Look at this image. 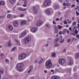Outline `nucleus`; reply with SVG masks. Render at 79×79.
Segmentation results:
<instances>
[{
  "mask_svg": "<svg viewBox=\"0 0 79 79\" xmlns=\"http://www.w3.org/2000/svg\"><path fill=\"white\" fill-rule=\"evenodd\" d=\"M54 29L55 30V34H57L58 32V28L56 26H54Z\"/></svg>",
  "mask_w": 79,
  "mask_h": 79,
  "instance_id": "14",
  "label": "nucleus"
},
{
  "mask_svg": "<svg viewBox=\"0 0 79 79\" xmlns=\"http://www.w3.org/2000/svg\"><path fill=\"white\" fill-rule=\"evenodd\" d=\"M44 73H47V70H45L44 71Z\"/></svg>",
  "mask_w": 79,
  "mask_h": 79,
  "instance_id": "64",
  "label": "nucleus"
},
{
  "mask_svg": "<svg viewBox=\"0 0 79 79\" xmlns=\"http://www.w3.org/2000/svg\"><path fill=\"white\" fill-rule=\"evenodd\" d=\"M52 57H55L56 56L55 53H52Z\"/></svg>",
  "mask_w": 79,
  "mask_h": 79,
  "instance_id": "24",
  "label": "nucleus"
},
{
  "mask_svg": "<svg viewBox=\"0 0 79 79\" xmlns=\"http://www.w3.org/2000/svg\"><path fill=\"white\" fill-rule=\"evenodd\" d=\"M7 17L8 18H11V15L9 14L7 15Z\"/></svg>",
  "mask_w": 79,
  "mask_h": 79,
  "instance_id": "26",
  "label": "nucleus"
},
{
  "mask_svg": "<svg viewBox=\"0 0 79 79\" xmlns=\"http://www.w3.org/2000/svg\"><path fill=\"white\" fill-rule=\"evenodd\" d=\"M76 22H74L73 23L72 25L73 26V25H76Z\"/></svg>",
  "mask_w": 79,
  "mask_h": 79,
  "instance_id": "36",
  "label": "nucleus"
},
{
  "mask_svg": "<svg viewBox=\"0 0 79 79\" xmlns=\"http://www.w3.org/2000/svg\"><path fill=\"white\" fill-rule=\"evenodd\" d=\"M7 44L8 47H10L11 45V41L10 40L9 41L7 42Z\"/></svg>",
  "mask_w": 79,
  "mask_h": 79,
  "instance_id": "21",
  "label": "nucleus"
},
{
  "mask_svg": "<svg viewBox=\"0 0 79 79\" xmlns=\"http://www.w3.org/2000/svg\"><path fill=\"white\" fill-rule=\"evenodd\" d=\"M26 10H27L26 9H22V11H26Z\"/></svg>",
  "mask_w": 79,
  "mask_h": 79,
  "instance_id": "51",
  "label": "nucleus"
},
{
  "mask_svg": "<svg viewBox=\"0 0 79 79\" xmlns=\"http://www.w3.org/2000/svg\"><path fill=\"white\" fill-rule=\"evenodd\" d=\"M42 61H41V60H40L39 62V64H41V63H42Z\"/></svg>",
  "mask_w": 79,
  "mask_h": 79,
  "instance_id": "54",
  "label": "nucleus"
},
{
  "mask_svg": "<svg viewBox=\"0 0 79 79\" xmlns=\"http://www.w3.org/2000/svg\"><path fill=\"white\" fill-rule=\"evenodd\" d=\"M67 34H69V30H67Z\"/></svg>",
  "mask_w": 79,
  "mask_h": 79,
  "instance_id": "61",
  "label": "nucleus"
},
{
  "mask_svg": "<svg viewBox=\"0 0 79 79\" xmlns=\"http://www.w3.org/2000/svg\"><path fill=\"white\" fill-rule=\"evenodd\" d=\"M63 6H66V3L64 2L63 3Z\"/></svg>",
  "mask_w": 79,
  "mask_h": 79,
  "instance_id": "48",
  "label": "nucleus"
},
{
  "mask_svg": "<svg viewBox=\"0 0 79 79\" xmlns=\"http://www.w3.org/2000/svg\"><path fill=\"white\" fill-rule=\"evenodd\" d=\"M33 12L34 15H37L38 11H37V9L36 6H34L33 7Z\"/></svg>",
  "mask_w": 79,
  "mask_h": 79,
  "instance_id": "6",
  "label": "nucleus"
},
{
  "mask_svg": "<svg viewBox=\"0 0 79 79\" xmlns=\"http://www.w3.org/2000/svg\"><path fill=\"white\" fill-rule=\"evenodd\" d=\"M75 34H77L78 33V31H77V30H75Z\"/></svg>",
  "mask_w": 79,
  "mask_h": 79,
  "instance_id": "34",
  "label": "nucleus"
},
{
  "mask_svg": "<svg viewBox=\"0 0 79 79\" xmlns=\"http://www.w3.org/2000/svg\"><path fill=\"white\" fill-rule=\"evenodd\" d=\"M34 77H31V79H34Z\"/></svg>",
  "mask_w": 79,
  "mask_h": 79,
  "instance_id": "63",
  "label": "nucleus"
},
{
  "mask_svg": "<svg viewBox=\"0 0 79 79\" xmlns=\"http://www.w3.org/2000/svg\"><path fill=\"white\" fill-rule=\"evenodd\" d=\"M24 66V64L23 63H20L18 64L17 65V68L18 69V71L19 72H22L23 71V69L22 67Z\"/></svg>",
  "mask_w": 79,
  "mask_h": 79,
  "instance_id": "2",
  "label": "nucleus"
},
{
  "mask_svg": "<svg viewBox=\"0 0 79 79\" xmlns=\"http://www.w3.org/2000/svg\"><path fill=\"white\" fill-rule=\"evenodd\" d=\"M16 47H14L11 49V52H13V51H15V50H16Z\"/></svg>",
  "mask_w": 79,
  "mask_h": 79,
  "instance_id": "23",
  "label": "nucleus"
},
{
  "mask_svg": "<svg viewBox=\"0 0 79 79\" xmlns=\"http://www.w3.org/2000/svg\"><path fill=\"white\" fill-rule=\"evenodd\" d=\"M32 70H30L29 71H28V74H29L30 73H31V71Z\"/></svg>",
  "mask_w": 79,
  "mask_h": 79,
  "instance_id": "50",
  "label": "nucleus"
},
{
  "mask_svg": "<svg viewBox=\"0 0 79 79\" xmlns=\"http://www.w3.org/2000/svg\"><path fill=\"white\" fill-rule=\"evenodd\" d=\"M63 39V36H61L60 37V40H61Z\"/></svg>",
  "mask_w": 79,
  "mask_h": 79,
  "instance_id": "44",
  "label": "nucleus"
},
{
  "mask_svg": "<svg viewBox=\"0 0 79 79\" xmlns=\"http://www.w3.org/2000/svg\"><path fill=\"white\" fill-rule=\"evenodd\" d=\"M71 41V39H69L67 40V41L68 42V43H69V42Z\"/></svg>",
  "mask_w": 79,
  "mask_h": 79,
  "instance_id": "37",
  "label": "nucleus"
},
{
  "mask_svg": "<svg viewBox=\"0 0 79 79\" xmlns=\"http://www.w3.org/2000/svg\"><path fill=\"white\" fill-rule=\"evenodd\" d=\"M58 27L59 29H61V27L60 26V25L58 26Z\"/></svg>",
  "mask_w": 79,
  "mask_h": 79,
  "instance_id": "45",
  "label": "nucleus"
},
{
  "mask_svg": "<svg viewBox=\"0 0 79 79\" xmlns=\"http://www.w3.org/2000/svg\"><path fill=\"white\" fill-rule=\"evenodd\" d=\"M59 64L61 65L63 64H64V63H66V61L65 60H64V59H62L59 60Z\"/></svg>",
  "mask_w": 79,
  "mask_h": 79,
  "instance_id": "7",
  "label": "nucleus"
},
{
  "mask_svg": "<svg viewBox=\"0 0 79 79\" xmlns=\"http://www.w3.org/2000/svg\"><path fill=\"white\" fill-rule=\"evenodd\" d=\"M53 24H56V22H55L54 21H53Z\"/></svg>",
  "mask_w": 79,
  "mask_h": 79,
  "instance_id": "46",
  "label": "nucleus"
},
{
  "mask_svg": "<svg viewBox=\"0 0 79 79\" xmlns=\"http://www.w3.org/2000/svg\"><path fill=\"white\" fill-rule=\"evenodd\" d=\"M64 39L63 40H62L60 41V43H61V44H62V43H64Z\"/></svg>",
  "mask_w": 79,
  "mask_h": 79,
  "instance_id": "32",
  "label": "nucleus"
},
{
  "mask_svg": "<svg viewBox=\"0 0 79 79\" xmlns=\"http://www.w3.org/2000/svg\"><path fill=\"white\" fill-rule=\"evenodd\" d=\"M18 9L20 11H23V9L21 7H19Z\"/></svg>",
  "mask_w": 79,
  "mask_h": 79,
  "instance_id": "25",
  "label": "nucleus"
},
{
  "mask_svg": "<svg viewBox=\"0 0 79 79\" xmlns=\"http://www.w3.org/2000/svg\"><path fill=\"white\" fill-rule=\"evenodd\" d=\"M6 62H7V63H8V62L9 61V60L8 59H6Z\"/></svg>",
  "mask_w": 79,
  "mask_h": 79,
  "instance_id": "57",
  "label": "nucleus"
},
{
  "mask_svg": "<svg viewBox=\"0 0 79 79\" xmlns=\"http://www.w3.org/2000/svg\"><path fill=\"white\" fill-rule=\"evenodd\" d=\"M37 29L38 28L37 27H33L31 29V31L32 32H35L37 31Z\"/></svg>",
  "mask_w": 79,
  "mask_h": 79,
  "instance_id": "13",
  "label": "nucleus"
},
{
  "mask_svg": "<svg viewBox=\"0 0 79 79\" xmlns=\"http://www.w3.org/2000/svg\"><path fill=\"white\" fill-rule=\"evenodd\" d=\"M23 6L24 7H26L27 6V4H24L23 5Z\"/></svg>",
  "mask_w": 79,
  "mask_h": 79,
  "instance_id": "38",
  "label": "nucleus"
},
{
  "mask_svg": "<svg viewBox=\"0 0 79 79\" xmlns=\"http://www.w3.org/2000/svg\"><path fill=\"white\" fill-rule=\"evenodd\" d=\"M27 3H28V2L27 1H25L24 2V3L25 4H26V5H27Z\"/></svg>",
  "mask_w": 79,
  "mask_h": 79,
  "instance_id": "35",
  "label": "nucleus"
},
{
  "mask_svg": "<svg viewBox=\"0 0 79 79\" xmlns=\"http://www.w3.org/2000/svg\"><path fill=\"white\" fill-rule=\"evenodd\" d=\"M52 79H60V77L58 76H53L52 78Z\"/></svg>",
  "mask_w": 79,
  "mask_h": 79,
  "instance_id": "17",
  "label": "nucleus"
},
{
  "mask_svg": "<svg viewBox=\"0 0 79 79\" xmlns=\"http://www.w3.org/2000/svg\"><path fill=\"white\" fill-rule=\"evenodd\" d=\"M27 34V32H26V31L23 32L21 34H20L19 36V38H22V37H24V36L26 35Z\"/></svg>",
  "mask_w": 79,
  "mask_h": 79,
  "instance_id": "10",
  "label": "nucleus"
},
{
  "mask_svg": "<svg viewBox=\"0 0 79 79\" xmlns=\"http://www.w3.org/2000/svg\"><path fill=\"white\" fill-rule=\"evenodd\" d=\"M24 16V15L23 14H22L20 16V17H23V16Z\"/></svg>",
  "mask_w": 79,
  "mask_h": 79,
  "instance_id": "53",
  "label": "nucleus"
},
{
  "mask_svg": "<svg viewBox=\"0 0 79 79\" xmlns=\"http://www.w3.org/2000/svg\"><path fill=\"white\" fill-rule=\"evenodd\" d=\"M13 24L15 27H18V25H19V24L18 23V22L17 21H15L13 23Z\"/></svg>",
  "mask_w": 79,
  "mask_h": 79,
  "instance_id": "11",
  "label": "nucleus"
},
{
  "mask_svg": "<svg viewBox=\"0 0 79 79\" xmlns=\"http://www.w3.org/2000/svg\"><path fill=\"white\" fill-rule=\"evenodd\" d=\"M76 37L78 39H79V35H76Z\"/></svg>",
  "mask_w": 79,
  "mask_h": 79,
  "instance_id": "40",
  "label": "nucleus"
},
{
  "mask_svg": "<svg viewBox=\"0 0 79 79\" xmlns=\"http://www.w3.org/2000/svg\"><path fill=\"white\" fill-rule=\"evenodd\" d=\"M3 70H1L0 71V73H1L2 74H3Z\"/></svg>",
  "mask_w": 79,
  "mask_h": 79,
  "instance_id": "49",
  "label": "nucleus"
},
{
  "mask_svg": "<svg viewBox=\"0 0 79 79\" xmlns=\"http://www.w3.org/2000/svg\"><path fill=\"white\" fill-rule=\"evenodd\" d=\"M26 24V20H23L20 23V25L22 26V25H24Z\"/></svg>",
  "mask_w": 79,
  "mask_h": 79,
  "instance_id": "15",
  "label": "nucleus"
},
{
  "mask_svg": "<svg viewBox=\"0 0 79 79\" xmlns=\"http://www.w3.org/2000/svg\"><path fill=\"white\" fill-rule=\"evenodd\" d=\"M79 57V54L78 53H77L75 54V59H78Z\"/></svg>",
  "mask_w": 79,
  "mask_h": 79,
  "instance_id": "16",
  "label": "nucleus"
},
{
  "mask_svg": "<svg viewBox=\"0 0 79 79\" xmlns=\"http://www.w3.org/2000/svg\"><path fill=\"white\" fill-rule=\"evenodd\" d=\"M66 5L67 6H68L70 5V3L68 2L66 4Z\"/></svg>",
  "mask_w": 79,
  "mask_h": 79,
  "instance_id": "31",
  "label": "nucleus"
},
{
  "mask_svg": "<svg viewBox=\"0 0 79 79\" xmlns=\"http://www.w3.org/2000/svg\"><path fill=\"white\" fill-rule=\"evenodd\" d=\"M10 2L11 3H13L15 2V0H10Z\"/></svg>",
  "mask_w": 79,
  "mask_h": 79,
  "instance_id": "27",
  "label": "nucleus"
},
{
  "mask_svg": "<svg viewBox=\"0 0 79 79\" xmlns=\"http://www.w3.org/2000/svg\"><path fill=\"white\" fill-rule=\"evenodd\" d=\"M75 5H73L71 6V8H73V7H75Z\"/></svg>",
  "mask_w": 79,
  "mask_h": 79,
  "instance_id": "52",
  "label": "nucleus"
},
{
  "mask_svg": "<svg viewBox=\"0 0 79 79\" xmlns=\"http://www.w3.org/2000/svg\"><path fill=\"white\" fill-rule=\"evenodd\" d=\"M59 40V39L57 38L56 40V42H58V41Z\"/></svg>",
  "mask_w": 79,
  "mask_h": 79,
  "instance_id": "43",
  "label": "nucleus"
},
{
  "mask_svg": "<svg viewBox=\"0 0 79 79\" xmlns=\"http://www.w3.org/2000/svg\"><path fill=\"white\" fill-rule=\"evenodd\" d=\"M43 23H42V21L40 20H39L38 21L36 22V26H42V25L43 24Z\"/></svg>",
  "mask_w": 79,
  "mask_h": 79,
  "instance_id": "8",
  "label": "nucleus"
},
{
  "mask_svg": "<svg viewBox=\"0 0 79 79\" xmlns=\"http://www.w3.org/2000/svg\"><path fill=\"white\" fill-rule=\"evenodd\" d=\"M46 26L48 28H51V25L49 24V23H48L45 24Z\"/></svg>",
  "mask_w": 79,
  "mask_h": 79,
  "instance_id": "19",
  "label": "nucleus"
},
{
  "mask_svg": "<svg viewBox=\"0 0 79 79\" xmlns=\"http://www.w3.org/2000/svg\"><path fill=\"white\" fill-rule=\"evenodd\" d=\"M60 19H58V18H57L56 19V20L57 21H58Z\"/></svg>",
  "mask_w": 79,
  "mask_h": 79,
  "instance_id": "56",
  "label": "nucleus"
},
{
  "mask_svg": "<svg viewBox=\"0 0 79 79\" xmlns=\"http://www.w3.org/2000/svg\"><path fill=\"white\" fill-rule=\"evenodd\" d=\"M52 63L50 60L47 61L46 63L45 67L47 69H50L52 66Z\"/></svg>",
  "mask_w": 79,
  "mask_h": 79,
  "instance_id": "1",
  "label": "nucleus"
},
{
  "mask_svg": "<svg viewBox=\"0 0 79 79\" xmlns=\"http://www.w3.org/2000/svg\"><path fill=\"white\" fill-rule=\"evenodd\" d=\"M31 40V37L30 36H27L23 39V42L24 44H29Z\"/></svg>",
  "mask_w": 79,
  "mask_h": 79,
  "instance_id": "3",
  "label": "nucleus"
},
{
  "mask_svg": "<svg viewBox=\"0 0 79 79\" xmlns=\"http://www.w3.org/2000/svg\"><path fill=\"white\" fill-rule=\"evenodd\" d=\"M26 57V54L25 53H22L19 56V59L21 60L25 59Z\"/></svg>",
  "mask_w": 79,
  "mask_h": 79,
  "instance_id": "4",
  "label": "nucleus"
},
{
  "mask_svg": "<svg viewBox=\"0 0 79 79\" xmlns=\"http://www.w3.org/2000/svg\"><path fill=\"white\" fill-rule=\"evenodd\" d=\"M64 33H66V31L65 30H64L62 32L63 34H64Z\"/></svg>",
  "mask_w": 79,
  "mask_h": 79,
  "instance_id": "39",
  "label": "nucleus"
},
{
  "mask_svg": "<svg viewBox=\"0 0 79 79\" xmlns=\"http://www.w3.org/2000/svg\"><path fill=\"white\" fill-rule=\"evenodd\" d=\"M33 68V66L32 65H31L30 67V70L32 71Z\"/></svg>",
  "mask_w": 79,
  "mask_h": 79,
  "instance_id": "28",
  "label": "nucleus"
},
{
  "mask_svg": "<svg viewBox=\"0 0 79 79\" xmlns=\"http://www.w3.org/2000/svg\"><path fill=\"white\" fill-rule=\"evenodd\" d=\"M15 42L17 43L18 45H20V43H19V41H18L17 40H15Z\"/></svg>",
  "mask_w": 79,
  "mask_h": 79,
  "instance_id": "22",
  "label": "nucleus"
},
{
  "mask_svg": "<svg viewBox=\"0 0 79 79\" xmlns=\"http://www.w3.org/2000/svg\"><path fill=\"white\" fill-rule=\"evenodd\" d=\"M8 29L10 31H12L13 29V27L11 25H10L8 26Z\"/></svg>",
  "mask_w": 79,
  "mask_h": 79,
  "instance_id": "18",
  "label": "nucleus"
},
{
  "mask_svg": "<svg viewBox=\"0 0 79 79\" xmlns=\"http://www.w3.org/2000/svg\"><path fill=\"white\" fill-rule=\"evenodd\" d=\"M59 44L56 43L55 44V47H58L59 46Z\"/></svg>",
  "mask_w": 79,
  "mask_h": 79,
  "instance_id": "30",
  "label": "nucleus"
},
{
  "mask_svg": "<svg viewBox=\"0 0 79 79\" xmlns=\"http://www.w3.org/2000/svg\"><path fill=\"white\" fill-rule=\"evenodd\" d=\"M76 13L77 16H79V13L77 12V11H76Z\"/></svg>",
  "mask_w": 79,
  "mask_h": 79,
  "instance_id": "42",
  "label": "nucleus"
},
{
  "mask_svg": "<svg viewBox=\"0 0 79 79\" xmlns=\"http://www.w3.org/2000/svg\"><path fill=\"white\" fill-rule=\"evenodd\" d=\"M69 31H71V30H72V28H71V27H69Z\"/></svg>",
  "mask_w": 79,
  "mask_h": 79,
  "instance_id": "59",
  "label": "nucleus"
},
{
  "mask_svg": "<svg viewBox=\"0 0 79 79\" xmlns=\"http://www.w3.org/2000/svg\"><path fill=\"white\" fill-rule=\"evenodd\" d=\"M77 69V68L76 67H75L73 69V71L74 72H75L76 71V70Z\"/></svg>",
  "mask_w": 79,
  "mask_h": 79,
  "instance_id": "33",
  "label": "nucleus"
},
{
  "mask_svg": "<svg viewBox=\"0 0 79 79\" xmlns=\"http://www.w3.org/2000/svg\"><path fill=\"white\" fill-rule=\"evenodd\" d=\"M77 49H78V50H79V44H78V45L77 46Z\"/></svg>",
  "mask_w": 79,
  "mask_h": 79,
  "instance_id": "62",
  "label": "nucleus"
},
{
  "mask_svg": "<svg viewBox=\"0 0 79 79\" xmlns=\"http://www.w3.org/2000/svg\"><path fill=\"white\" fill-rule=\"evenodd\" d=\"M71 21H69L68 22V24H71Z\"/></svg>",
  "mask_w": 79,
  "mask_h": 79,
  "instance_id": "60",
  "label": "nucleus"
},
{
  "mask_svg": "<svg viewBox=\"0 0 79 79\" xmlns=\"http://www.w3.org/2000/svg\"><path fill=\"white\" fill-rule=\"evenodd\" d=\"M74 64V62L73 61V59L72 58L70 59L69 61V65H73Z\"/></svg>",
  "mask_w": 79,
  "mask_h": 79,
  "instance_id": "12",
  "label": "nucleus"
},
{
  "mask_svg": "<svg viewBox=\"0 0 79 79\" xmlns=\"http://www.w3.org/2000/svg\"><path fill=\"white\" fill-rule=\"evenodd\" d=\"M62 19H63V18L62 17H61L60 18V19H59V20L60 21H61V20Z\"/></svg>",
  "mask_w": 79,
  "mask_h": 79,
  "instance_id": "58",
  "label": "nucleus"
},
{
  "mask_svg": "<svg viewBox=\"0 0 79 79\" xmlns=\"http://www.w3.org/2000/svg\"><path fill=\"white\" fill-rule=\"evenodd\" d=\"M59 34L60 35H61V34H62V32L61 31L59 32Z\"/></svg>",
  "mask_w": 79,
  "mask_h": 79,
  "instance_id": "47",
  "label": "nucleus"
},
{
  "mask_svg": "<svg viewBox=\"0 0 79 79\" xmlns=\"http://www.w3.org/2000/svg\"><path fill=\"white\" fill-rule=\"evenodd\" d=\"M39 61V59H37L36 60H35V62H38V61Z\"/></svg>",
  "mask_w": 79,
  "mask_h": 79,
  "instance_id": "41",
  "label": "nucleus"
},
{
  "mask_svg": "<svg viewBox=\"0 0 79 79\" xmlns=\"http://www.w3.org/2000/svg\"><path fill=\"white\" fill-rule=\"evenodd\" d=\"M5 2L3 1H0V6L1 5H5Z\"/></svg>",
  "mask_w": 79,
  "mask_h": 79,
  "instance_id": "20",
  "label": "nucleus"
},
{
  "mask_svg": "<svg viewBox=\"0 0 79 79\" xmlns=\"http://www.w3.org/2000/svg\"><path fill=\"white\" fill-rule=\"evenodd\" d=\"M51 9L48 8L46 9L45 10V13L47 15H50V10Z\"/></svg>",
  "mask_w": 79,
  "mask_h": 79,
  "instance_id": "9",
  "label": "nucleus"
},
{
  "mask_svg": "<svg viewBox=\"0 0 79 79\" xmlns=\"http://www.w3.org/2000/svg\"><path fill=\"white\" fill-rule=\"evenodd\" d=\"M48 44H46V45H45V47H48Z\"/></svg>",
  "mask_w": 79,
  "mask_h": 79,
  "instance_id": "55",
  "label": "nucleus"
},
{
  "mask_svg": "<svg viewBox=\"0 0 79 79\" xmlns=\"http://www.w3.org/2000/svg\"><path fill=\"white\" fill-rule=\"evenodd\" d=\"M51 3V1L50 0H48L45 1L43 3V5L44 6H49L50 5Z\"/></svg>",
  "mask_w": 79,
  "mask_h": 79,
  "instance_id": "5",
  "label": "nucleus"
},
{
  "mask_svg": "<svg viewBox=\"0 0 79 79\" xmlns=\"http://www.w3.org/2000/svg\"><path fill=\"white\" fill-rule=\"evenodd\" d=\"M64 24H68V22L66 21V20H65L64 22Z\"/></svg>",
  "mask_w": 79,
  "mask_h": 79,
  "instance_id": "29",
  "label": "nucleus"
}]
</instances>
